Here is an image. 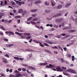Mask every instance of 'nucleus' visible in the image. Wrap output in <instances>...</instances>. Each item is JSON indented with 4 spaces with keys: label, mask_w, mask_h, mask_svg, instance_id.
Returning a JSON list of instances; mask_svg holds the SVG:
<instances>
[{
    "label": "nucleus",
    "mask_w": 77,
    "mask_h": 77,
    "mask_svg": "<svg viewBox=\"0 0 77 77\" xmlns=\"http://www.w3.org/2000/svg\"><path fill=\"white\" fill-rule=\"evenodd\" d=\"M21 38L22 39H24V38H25V36L24 35H22L21 36Z\"/></svg>",
    "instance_id": "51"
},
{
    "label": "nucleus",
    "mask_w": 77,
    "mask_h": 77,
    "mask_svg": "<svg viewBox=\"0 0 77 77\" xmlns=\"http://www.w3.org/2000/svg\"><path fill=\"white\" fill-rule=\"evenodd\" d=\"M70 5H71L70 4H67L66 5L65 7L66 8H68V7H69V6H70Z\"/></svg>",
    "instance_id": "18"
},
{
    "label": "nucleus",
    "mask_w": 77,
    "mask_h": 77,
    "mask_svg": "<svg viewBox=\"0 0 77 77\" xmlns=\"http://www.w3.org/2000/svg\"><path fill=\"white\" fill-rule=\"evenodd\" d=\"M14 59H16V60H19V57H14Z\"/></svg>",
    "instance_id": "31"
},
{
    "label": "nucleus",
    "mask_w": 77,
    "mask_h": 77,
    "mask_svg": "<svg viewBox=\"0 0 77 77\" xmlns=\"http://www.w3.org/2000/svg\"><path fill=\"white\" fill-rule=\"evenodd\" d=\"M58 15V16H57V17H59L60 16H62V14H57Z\"/></svg>",
    "instance_id": "48"
},
{
    "label": "nucleus",
    "mask_w": 77,
    "mask_h": 77,
    "mask_svg": "<svg viewBox=\"0 0 77 77\" xmlns=\"http://www.w3.org/2000/svg\"><path fill=\"white\" fill-rule=\"evenodd\" d=\"M76 31V30H69V32H70L71 33H72V32H75Z\"/></svg>",
    "instance_id": "19"
},
{
    "label": "nucleus",
    "mask_w": 77,
    "mask_h": 77,
    "mask_svg": "<svg viewBox=\"0 0 77 77\" xmlns=\"http://www.w3.org/2000/svg\"><path fill=\"white\" fill-rule=\"evenodd\" d=\"M49 65L50 68H51V67L53 66V65H52L51 64H49Z\"/></svg>",
    "instance_id": "54"
},
{
    "label": "nucleus",
    "mask_w": 77,
    "mask_h": 77,
    "mask_svg": "<svg viewBox=\"0 0 77 77\" xmlns=\"http://www.w3.org/2000/svg\"><path fill=\"white\" fill-rule=\"evenodd\" d=\"M51 2L52 4V6H55V5L54 3L53 2V1H51Z\"/></svg>",
    "instance_id": "39"
},
{
    "label": "nucleus",
    "mask_w": 77,
    "mask_h": 77,
    "mask_svg": "<svg viewBox=\"0 0 77 77\" xmlns=\"http://www.w3.org/2000/svg\"><path fill=\"white\" fill-rule=\"evenodd\" d=\"M62 7V5H60L58 6H57V9H60Z\"/></svg>",
    "instance_id": "13"
},
{
    "label": "nucleus",
    "mask_w": 77,
    "mask_h": 77,
    "mask_svg": "<svg viewBox=\"0 0 77 77\" xmlns=\"http://www.w3.org/2000/svg\"><path fill=\"white\" fill-rule=\"evenodd\" d=\"M57 16H58V15L57 14L54 15L53 16V17H57Z\"/></svg>",
    "instance_id": "45"
},
{
    "label": "nucleus",
    "mask_w": 77,
    "mask_h": 77,
    "mask_svg": "<svg viewBox=\"0 0 77 77\" xmlns=\"http://www.w3.org/2000/svg\"><path fill=\"white\" fill-rule=\"evenodd\" d=\"M32 66H29L28 67V69H32Z\"/></svg>",
    "instance_id": "44"
},
{
    "label": "nucleus",
    "mask_w": 77,
    "mask_h": 77,
    "mask_svg": "<svg viewBox=\"0 0 77 77\" xmlns=\"http://www.w3.org/2000/svg\"><path fill=\"white\" fill-rule=\"evenodd\" d=\"M40 45L41 46V47H44V45H43L42 44V43L41 42H39Z\"/></svg>",
    "instance_id": "24"
},
{
    "label": "nucleus",
    "mask_w": 77,
    "mask_h": 77,
    "mask_svg": "<svg viewBox=\"0 0 77 77\" xmlns=\"http://www.w3.org/2000/svg\"><path fill=\"white\" fill-rule=\"evenodd\" d=\"M31 69L32 70H35V68H34V67H32V68H31Z\"/></svg>",
    "instance_id": "50"
},
{
    "label": "nucleus",
    "mask_w": 77,
    "mask_h": 77,
    "mask_svg": "<svg viewBox=\"0 0 77 77\" xmlns=\"http://www.w3.org/2000/svg\"><path fill=\"white\" fill-rule=\"evenodd\" d=\"M17 23H18V24L20 23V20H17Z\"/></svg>",
    "instance_id": "52"
},
{
    "label": "nucleus",
    "mask_w": 77,
    "mask_h": 77,
    "mask_svg": "<svg viewBox=\"0 0 77 77\" xmlns=\"http://www.w3.org/2000/svg\"><path fill=\"white\" fill-rule=\"evenodd\" d=\"M44 45L45 46H46V47H49V45L48 44H47V43H45L44 44Z\"/></svg>",
    "instance_id": "28"
},
{
    "label": "nucleus",
    "mask_w": 77,
    "mask_h": 77,
    "mask_svg": "<svg viewBox=\"0 0 77 77\" xmlns=\"http://www.w3.org/2000/svg\"><path fill=\"white\" fill-rule=\"evenodd\" d=\"M0 28L3 30H5V28H4L2 26H0Z\"/></svg>",
    "instance_id": "16"
},
{
    "label": "nucleus",
    "mask_w": 77,
    "mask_h": 77,
    "mask_svg": "<svg viewBox=\"0 0 77 77\" xmlns=\"http://www.w3.org/2000/svg\"><path fill=\"white\" fill-rule=\"evenodd\" d=\"M26 13H27V11L26 10H25L23 11V13H22V16H24V15H25Z\"/></svg>",
    "instance_id": "10"
},
{
    "label": "nucleus",
    "mask_w": 77,
    "mask_h": 77,
    "mask_svg": "<svg viewBox=\"0 0 77 77\" xmlns=\"http://www.w3.org/2000/svg\"><path fill=\"white\" fill-rule=\"evenodd\" d=\"M68 71L69 72H72V73H73L74 74V73H75V71L72 69H69Z\"/></svg>",
    "instance_id": "3"
},
{
    "label": "nucleus",
    "mask_w": 77,
    "mask_h": 77,
    "mask_svg": "<svg viewBox=\"0 0 77 77\" xmlns=\"http://www.w3.org/2000/svg\"><path fill=\"white\" fill-rule=\"evenodd\" d=\"M12 46H14L13 44H11V45H9V47H12Z\"/></svg>",
    "instance_id": "53"
},
{
    "label": "nucleus",
    "mask_w": 77,
    "mask_h": 77,
    "mask_svg": "<svg viewBox=\"0 0 77 77\" xmlns=\"http://www.w3.org/2000/svg\"><path fill=\"white\" fill-rule=\"evenodd\" d=\"M45 4L46 6H49V3L48 2L45 1Z\"/></svg>",
    "instance_id": "15"
},
{
    "label": "nucleus",
    "mask_w": 77,
    "mask_h": 77,
    "mask_svg": "<svg viewBox=\"0 0 77 77\" xmlns=\"http://www.w3.org/2000/svg\"><path fill=\"white\" fill-rule=\"evenodd\" d=\"M22 70H23V71H26V69L25 68H23Z\"/></svg>",
    "instance_id": "43"
},
{
    "label": "nucleus",
    "mask_w": 77,
    "mask_h": 77,
    "mask_svg": "<svg viewBox=\"0 0 77 77\" xmlns=\"http://www.w3.org/2000/svg\"><path fill=\"white\" fill-rule=\"evenodd\" d=\"M61 62L62 63L63 62H65V61H64V60H63V58H61Z\"/></svg>",
    "instance_id": "47"
},
{
    "label": "nucleus",
    "mask_w": 77,
    "mask_h": 77,
    "mask_svg": "<svg viewBox=\"0 0 77 77\" xmlns=\"http://www.w3.org/2000/svg\"><path fill=\"white\" fill-rule=\"evenodd\" d=\"M52 48H53V49H54V48H55V49H58V48L56 46H55L54 47H52Z\"/></svg>",
    "instance_id": "26"
},
{
    "label": "nucleus",
    "mask_w": 77,
    "mask_h": 77,
    "mask_svg": "<svg viewBox=\"0 0 77 77\" xmlns=\"http://www.w3.org/2000/svg\"><path fill=\"white\" fill-rule=\"evenodd\" d=\"M56 69L57 70V71H60V70H58V69H61V68H60V67H57L56 68Z\"/></svg>",
    "instance_id": "21"
},
{
    "label": "nucleus",
    "mask_w": 77,
    "mask_h": 77,
    "mask_svg": "<svg viewBox=\"0 0 77 77\" xmlns=\"http://www.w3.org/2000/svg\"><path fill=\"white\" fill-rule=\"evenodd\" d=\"M26 50L27 51H28V52L31 51V52H32V50H30V49H26Z\"/></svg>",
    "instance_id": "38"
},
{
    "label": "nucleus",
    "mask_w": 77,
    "mask_h": 77,
    "mask_svg": "<svg viewBox=\"0 0 77 77\" xmlns=\"http://www.w3.org/2000/svg\"><path fill=\"white\" fill-rule=\"evenodd\" d=\"M4 15H5V14L2 13H0V19L2 18V16H4ZM0 22H1V20H0Z\"/></svg>",
    "instance_id": "4"
},
{
    "label": "nucleus",
    "mask_w": 77,
    "mask_h": 77,
    "mask_svg": "<svg viewBox=\"0 0 77 77\" xmlns=\"http://www.w3.org/2000/svg\"><path fill=\"white\" fill-rule=\"evenodd\" d=\"M37 11H38V10L36 9L31 10V11L32 12H37Z\"/></svg>",
    "instance_id": "12"
},
{
    "label": "nucleus",
    "mask_w": 77,
    "mask_h": 77,
    "mask_svg": "<svg viewBox=\"0 0 77 77\" xmlns=\"http://www.w3.org/2000/svg\"><path fill=\"white\" fill-rule=\"evenodd\" d=\"M37 2H38V3H41V1L40 0H39L37 1Z\"/></svg>",
    "instance_id": "63"
},
{
    "label": "nucleus",
    "mask_w": 77,
    "mask_h": 77,
    "mask_svg": "<svg viewBox=\"0 0 77 77\" xmlns=\"http://www.w3.org/2000/svg\"><path fill=\"white\" fill-rule=\"evenodd\" d=\"M22 69L19 68L18 69V70L19 71H22Z\"/></svg>",
    "instance_id": "57"
},
{
    "label": "nucleus",
    "mask_w": 77,
    "mask_h": 77,
    "mask_svg": "<svg viewBox=\"0 0 77 77\" xmlns=\"http://www.w3.org/2000/svg\"><path fill=\"white\" fill-rule=\"evenodd\" d=\"M54 27H55L56 28H58V26H57L56 25H54Z\"/></svg>",
    "instance_id": "49"
},
{
    "label": "nucleus",
    "mask_w": 77,
    "mask_h": 77,
    "mask_svg": "<svg viewBox=\"0 0 77 77\" xmlns=\"http://www.w3.org/2000/svg\"><path fill=\"white\" fill-rule=\"evenodd\" d=\"M38 19L36 18H33L32 20L33 21H37Z\"/></svg>",
    "instance_id": "32"
},
{
    "label": "nucleus",
    "mask_w": 77,
    "mask_h": 77,
    "mask_svg": "<svg viewBox=\"0 0 77 77\" xmlns=\"http://www.w3.org/2000/svg\"><path fill=\"white\" fill-rule=\"evenodd\" d=\"M37 15V14H35L34 15V14H32V17H36V16Z\"/></svg>",
    "instance_id": "37"
},
{
    "label": "nucleus",
    "mask_w": 77,
    "mask_h": 77,
    "mask_svg": "<svg viewBox=\"0 0 77 77\" xmlns=\"http://www.w3.org/2000/svg\"><path fill=\"white\" fill-rule=\"evenodd\" d=\"M4 3L5 5H7V1H5Z\"/></svg>",
    "instance_id": "59"
},
{
    "label": "nucleus",
    "mask_w": 77,
    "mask_h": 77,
    "mask_svg": "<svg viewBox=\"0 0 77 77\" xmlns=\"http://www.w3.org/2000/svg\"><path fill=\"white\" fill-rule=\"evenodd\" d=\"M45 52H46V53H48L49 54H51V51H50L48 50L45 49Z\"/></svg>",
    "instance_id": "9"
},
{
    "label": "nucleus",
    "mask_w": 77,
    "mask_h": 77,
    "mask_svg": "<svg viewBox=\"0 0 77 77\" xmlns=\"http://www.w3.org/2000/svg\"><path fill=\"white\" fill-rule=\"evenodd\" d=\"M3 63H8V61L7 60V59H6L3 58Z\"/></svg>",
    "instance_id": "6"
},
{
    "label": "nucleus",
    "mask_w": 77,
    "mask_h": 77,
    "mask_svg": "<svg viewBox=\"0 0 77 77\" xmlns=\"http://www.w3.org/2000/svg\"><path fill=\"white\" fill-rule=\"evenodd\" d=\"M14 73H16V76L14 77H22L23 76V75L21 73H19L20 72L19 71H18L17 70H15L14 71Z\"/></svg>",
    "instance_id": "1"
},
{
    "label": "nucleus",
    "mask_w": 77,
    "mask_h": 77,
    "mask_svg": "<svg viewBox=\"0 0 77 77\" xmlns=\"http://www.w3.org/2000/svg\"><path fill=\"white\" fill-rule=\"evenodd\" d=\"M68 57H71V55L69 54L68 55Z\"/></svg>",
    "instance_id": "61"
},
{
    "label": "nucleus",
    "mask_w": 77,
    "mask_h": 77,
    "mask_svg": "<svg viewBox=\"0 0 77 77\" xmlns=\"http://www.w3.org/2000/svg\"><path fill=\"white\" fill-rule=\"evenodd\" d=\"M32 36H29L27 37H26V39H30L31 38Z\"/></svg>",
    "instance_id": "36"
},
{
    "label": "nucleus",
    "mask_w": 77,
    "mask_h": 77,
    "mask_svg": "<svg viewBox=\"0 0 77 77\" xmlns=\"http://www.w3.org/2000/svg\"><path fill=\"white\" fill-rule=\"evenodd\" d=\"M46 42L47 43H48V44H49L51 45L53 44V42H51V41H48V40H47L46 41Z\"/></svg>",
    "instance_id": "8"
},
{
    "label": "nucleus",
    "mask_w": 77,
    "mask_h": 77,
    "mask_svg": "<svg viewBox=\"0 0 77 77\" xmlns=\"http://www.w3.org/2000/svg\"><path fill=\"white\" fill-rule=\"evenodd\" d=\"M17 30L19 32H24V31L23 30L21 29H17Z\"/></svg>",
    "instance_id": "14"
},
{
    "label": "nucleus",
    "mask_w": 77,
    "mask_h": 77,
    "mask_svg": "<svg viewBox=\"0 0 77 77\" xmlns=\"http://www.w3.org/2000/svg\"><path fill=\"white\" fill-rule=\"evenodd\" d=\"M23 12V10L22 9H20L18 11V12H19V13H22Z\"/></svg>",
    "instance_id": "17"
},
{
    "label": "nucleus",
    "mask_w": 77,
    "mask_h": 77,
    "mask_svg": "<svg viewBox=\"0 0 77 77\" xmlns=\"http://www.w3.org/2000/svg\"><path fill=\"white\" fill-rule=\"evenodd\" d=\"M50 68L49 66L47 65L46 66V68Z\"/></svg>",
    "instance_id": "60"
},
{
    "label": "nucleus",
    "mask_w": 77,
    "mask_h": 77,
    "mask_svg": "<svg viewBox=\"0 0 77 77\" xmlns=\"http://www.w3.org/2000/svg\"><path fill=\"white\" fill-rule=\"evenodd\" d=\"M48 35L49 36H54V34H48Z\"/></svg>",
    "instance_id": "33"
},
{
    "label": "nucleus",
    "mask_w": 77,
    "mask_h": 77,
    "mask_svg": "<svg viewBox=\"0 0 77 77\" xmlns=\"http://www.w3.org/2000/svg\"><path fill=\"white\" fill-rule=\"evenodd\" d=\"M22 65L23 66H25V67H27V66H28V65L27 64H22Z\"/></svg>",
    "instance_id": "20"
},
{
    "label": "nucleus",
    "mask_w": 77,
    "mask_h": 77,
    "mask_svg": "<svg viewBox=\"0 0 77 77\" xmlns=\"http://www.w3.org/2000/svg\"><path fill=\"white\" fill-rule=\"evenodd\" d=\"M6 34H8L9 36H11V34H10V33H9V32H8V31H6L5 32Z\"/></svg>",
    "instance_id": "22"
},
{
    "label": "nucleus",
    "mask_w": 77,
    "mask_h": 77,
    "mask_svg": "<svg viewBox=\"0 0 77 77\" xmlns=\"http://www.w3.org/2000/svg\"><path fill=\"white\" fill-rule=\"evenodd\" d=\"M23 35L24 36H29V35H30V33H25L23 34Z\"/></svg>",
    "instance_id": "11"
},
{
    "label": "nucleus",
    "mask_w": 77,
    "mask_h": 77,
    "mask_svg": "<svg viewBox=\"0 0 77 77\" xmlns=\"http://www.w3.org/2000/svg\"><path fill=\"white\" fill-rule=\"evenodd\" d=\"M68 12H67L66 13V14H65L64 16H65V17H67V15H68Z\"/></svg>",
    "instance_id": "55"
},
{
    "label": "nucleus",
    "mask_w": 77,
    "mask_h": 77,
    "mask_svg": "<svg viewBox=\"0 0 77 77\" xmlns=\"http://www.w3.org/2000/svg\"><path fill=\"white\" fill-rule=\"evenodd\" d=\"M65 20V19L63 18H60L59 19H57L55 20L56 22L57 23H60V22H62Z\"/></svg>",
    "instance_id": "2"
},
{
    "label": "nucleus",
    "mask_w": 77,
    "mask_h": 77,
    "mask_svg": "<svg viewBox=\"0 0 77 77\" xmlns=\"http://www.w3.org/2000/svg\"><path fill=\"white\" fill-rule=\"evenodd\" d=\"M58 48H60L61 50H63V48H62L60 46H58Z\"/></svg>",
    "instance_id": "29"
},
{
    "label": "nucleus",
    "mask_w": 77,
    "mask_h": 77,
    "mask_svg": "<svg viewBox=\"0 0 77 77\" xmlns=\"http://www.w3.org/2000/svg\"><path fill=\"white\" fill-rule=\"evenodd\" d=\"M9 32L10 34H11V35H14V34L13 32L9 31Z\"/></svg>",
    "instance_id": "35"
},
{
    "label": "nucleus",
    "mask_w": 77,
    "mask_h": 77,
    "mask_svg": "<svg viewBox=\"0 0 77 77\" xmlns=\"http://www.w3.org/2000/svg\"><path fill=\"white\" fill-rule=\"evenodd\" d=\"M5 57H8V58H9V56L8 54H6V55H5Z\"/></svg>",
    "instance_id": "40"
},
{
    "label": "nucleus",
    "mask_w": 77,
    "mask_h": 77,
    "mask_svg": "<svg viewBox=\"0 0 77 77\" xmlns=\"http://www.w3.org/2000/svg\"><path fill=\"white\" fill-rule=\"evenodd\" d=\"M11 3L12 5H15V2H12Z\"/></svg>",
    "instance_id": "58"
},
{
    "label": "nucleus",
    "mask_w": 77,
    "mask_h": 77,
    "mask_svg": "<svg viewBox=\"0 0 77 77\" xmlns=\"http://www.w3.org/2000/svg\"><path fill=\"white\" fill-rule=\"evenodd\" d=\"M72 60L73 61V62H74V60L75 59V58H74V56H72Z\"/></svg>",
    "instance_id": "25"
},
{
    "label": "nucleus",
    "mask_w": 77,
    "mask_h": 77,
    "mask_svg": "<svg viewBox=\"0 0 77 77\" xmlns=\"http://www.w3.org/2000/svg\"><path fill=\"white\" fill-rule=\"evenodd\" d=\"M4 41H7V42H8V39L7 38H5L4 39Z\"/></svg>",
    "instance_id": "46"
},
{
    "label": "nucleus",
    "mask_w": 77,
    "mask_h": 77,
    "mask_svg": "<svg viewBox=\"0 0 77 77\" xmlns=\"http://www.w3.org/2000/svg\"><path fill=\"white\" fill-rule=\"evenodd\" d=\"M21 5H22V2H19V6H21Z\"/></svg>",
    "instance_id": "56"
},
{
    "label": "nucleus",
    "mask_w": 77,
    "mask_h": 77,
    "mask_svg": "<svg viewBox=\"0 0 77 77\" xmlns=\"http://www.w3.org/2000/svg\"><path fill=\"white\" fill-rule=\"evenodd\" d=\"M31 23H32V24H34V25H36V23L34 22H33L32 21H31V22H30Z\"/></svg>",
    "instance_id": "23"
},
{
    "label": "nucleus",
    "mask_w": 77,
    "mask_h": 77,
    "mask_svg": "<svg viewBox=\"0 0 77 77\" xmlns=\"http://www.w3.org/2000/svg\"><path fill=\"white\" fill-rule=\"evenodd\" d=\"M50 12V10H46L45 11V12H46V13H49Z\"/></svg>",
    "instance_id": "34"
},
{
    "label": "nucleus",
    "mask_w": 77,
    "mask_h": 77,
    "mask_svg": "<svg viewBox=\"0 0 77 77\" xmlns=\"http://www.w3.org/2000/svg\"><path fill=\"white\" fill-rule=\"evenodd\" d=\"M54 53H55V54H57V53H58V52L56 51H54Z\"/></svg>",
    "instance_id": "62"
},
{
    "label": "nucleus",
    "mask_w": 77,
    "mask_h": 77,
    "mask_svg": "<svg viewBox=\"0 0 77 77\" xmlns=\"http://www.w3.org/2000/svg\"><path fill=\"white\" fill-rule=\"evenodd\" d=\"M72 29V27H69V26L65 27L63 28V30H66L68 29Z\"/></svg>",
    "instance_id": "7"
},
{
    "label": "nucleus",
    "mask_w": 77,
    "mask_h": 77,
    "mask_svg": "<svg viewBox=\"0 0 77 77\" xmlns=\"http://www.w3.org/2000/svg\"><path fill=\"white\" fill-rule=\"evenodd\" d=\"M3 1H1V4H0V5H1V6H2V5H3Z\"/></svg>",
    "instance_id": "42"
},
{
    "label": "nucleus",
    "mask_w": 77,
    "mask_h": 77,
    "mask_svg": "<svg viewBox=\"0 0 77 77\" xmlns=\"http://www.w3.org/2000/svg\"><path fill=\"white\" fill-rule=\"evenodd\" d=\"M38 65H41V66H43V65L45 66L46 65H47V63H40L39 64H38Z\"/></svg>",
    "instance_id": "5"
},
{
    "label": "nucleus",
    "mask_w": 77,
    "mask_h": 77,
    "mask_svg": "<svg viewBox=\"0 0 77 77\" xmlns=\"http://www.w3.org/2000/svg\"><path fill=\"white\" fill-rule=\"evenodd\" d=\"M32 18H33V17H30L29 18L27 19L28 21H30L32 19Z\"/></svg>",
    "instance_id": "30"
},
{
    "label": "nucleus",
    "mask_w": 77,
    "mask_h": 77,
    "mask_svg": "<svg viewBox=\"0 0 77 77\" xmlns=\"http://www.w3.org/2000/svg\"><path fill=\"white\" fill-rule=\"evenodd\" d=\"M19 59L20 60H24V58L20 57L19 58Z\"/></svg>",
    "instance_id": "41"
},
{
    "label": "nucleus",
    "mask_w": 77,
    "mask_h": 77,
    "mask_svg": "<svg viewBox=\"0 0 77 77\" xmlns=\"http://www.w3.org/2000/svg\"><path fill=\"white\" fill-rule=\"evenodd\" d=\"M0 35H2V36L3 35V33L0 32Z\"/></svg>",
    "instance_id": "64"
},
{
    "label": "nucleus",
    "mask_w": 77,
    "mask_h": 77,
    "mask_svg": "<svg viewBox=\"0 0 77 77\" xmlns=\"http://www.w3.org/2000/svg\"><path fill=\"white\" fill-rule=\"evenodd\" d=\"M33 42H35V43H37V44H39V42L38 41H36V40H34L33 41Z\"/></svg>",
    "instance_id": "27"
}]
</instances>
